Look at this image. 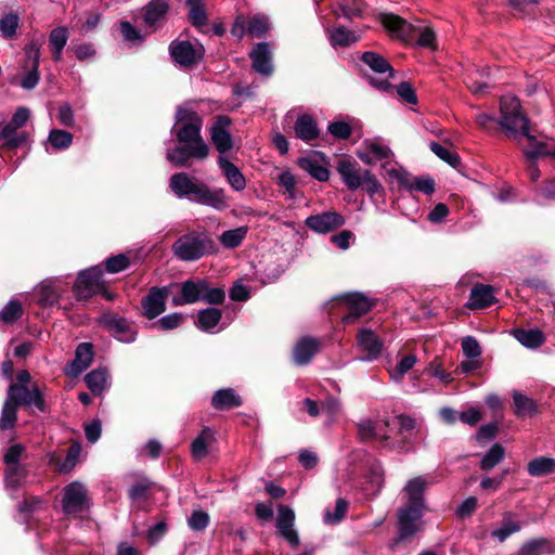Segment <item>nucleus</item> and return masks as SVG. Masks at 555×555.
<instances>
[{"label": "nucleus", "instance_id": "obj_1", "mask_svg": "<svg viewBox=\"0 0 555 555\" xmlns=\"http://www.w3.org/2000/svg\"><path fill=\"white\" fill-rule=\"evenodd\" d=\"M202 127L203 118L197 112L178 108L171 133L176 134L181 145L167 150L166 158L171 165L184 167L191 158L205 159L208 156L209 146L202 138Z\"/></svg>", "mask_w": 555, "mask_h": 555}, {"label": "nucleus", "instance_id": "obj_2", "mask_svg": "<svg viewBox=\"0 0 555 555\" xmlns=\"http://www.w3.org/2000/svg\"><path fill=\"white\" fill-rule=\"evenodd\" d=\"M501 120L500 125L515 139L518 134L526 137L529 141V146L525 150V154L530 158H538L541 156L555 157V140L545 139L538 140L529 130V120L521 113V107L518 99L513 95H504L500 101Z\"/></svg>", "mask_w": 555, "mask_h": 555}, {"label": "nucleus", "instance_id": "obj_3", "mask_svg": "<svg viewBox=\"0 0 555 555\" xmlns=\"http://www.w3.org/2000/svg\"><path fill=\"white\" fill-rule=\"evenodd\" d=\"M436 482L431 476H417L410 479L404 488V504L398 509L399 534L397 542L405 540L422 529V517L426 509L425 489Z\"/></svg>", "mask_w": 555, "mask_h": 555}, {"label": "nucleus", "instance_id": "obj_4", "mask_svg": "<svg viewBox=\"0 0 555 555\" xmlns=\"http://www.w3.org/2000/svg\"><path fill=\"white\" fill-rule=\"evenodd\" d=\"M380 22L384 27L402 41L411 42L417 37L416 43L420 47L436 49V33L433 28L422 22L416 24L409 23L405 20L393 14H382Z\"/></svg>", "mask_w": 555, "mask_h": 555}, {"label": "nucleus", "instance_id": "obj_5", "mask_svg": "<svg viewBox=\"0 0 555 555\" xmlns=\"http://www.w3.org/2000/svg\"><path fill=\"white\" fill-rule=\"evenodd\" d=\"M225 298L221 287L211 286L205 279H190L179 285V294L172 297L175 307L203 301L209 305H220Z\"/></svg>", "mask_w": 555, "mask_h": 555}, {"label": "nucleus", "instance_id": "obj_6", "mask_svg": "<svg viewBox=\"0 0 555 555\" xmlns=\"http://www.w3.org/2000/svg\"><path fill=\"white\" fill-rule=\"evenodd\" d=\"M212 250V241L206 235L190 232L180 236L172 245L173 255L182 261H194Z\"/></svg>", "mask_w": 555, "mask_h": 555}, {"label": "nucleus", "instance_id": "obj_7", "mask_svg": "<svg viewBox=\"0 0 555 555\" xmlns=\"http://www.w3.org/2000/svg\"><path fill=\"white\" fill-rule=\"evenodd\" d=\"M91 499L86 486L73 481L63 489L62 508L66 515H78L90 508Z\"/></svg>", "mask_w": 555, "mask_h": 555}, {"label": "nucleus", "instance_id": "obj_8", "mask_svg": "<svg viewBox=\"0 0 555 555\" xmlns=\"http://www.w3.org/2000/svg\"><path fill=\"white\" fill-rule=\"evenodd\" d=\"M362 61L365 63L375 74L382 77L375 78L366 76L369 82L380 91L388 92L391 89L389 78L393 76V69L390 64L380 55L374 52H364L362 54Z\"/></svg>", "mask_w": 555, "mask_h": 555}, {"label": "nucleus", "instance_id": "obj_9", "mask_svg": "<svg viewBox=\"0 0 555 555\" xmlns=\"http://www.w3.org/2000/svg\"><path fill=\"white\" fill-rule=\"evenodd\" d=\"M7 397L17 406H34L40 412H44L46 410L43 395L36 385L29 388L24 385L11 384L8 388Z\"/></svg>", "mask_w": 555, "mask_h": 555}, {"label": "nucleus", "instance_id": "obj_10", "mask_svg": "<svg viewBox=\"0 0 555 555\" xmlns=\"http://www.w3.org/2000/svg\"><path fill=\"white\" fill-rule=\"evenodd\" d=\"M25 52V75L21 81V86L23 89L31 90L34 89L40 79L39 74V61H40V43L36 40H31L24 48Z\"/></svg>", "mask_w": 555, "mask_h": 555}, {"label": "nucleus", "instance_id": "obj_11", "mask_svg": "<svg viewBox=\"0 0 555 555\" xmlns=\"http://www.w3.org/2000/svg\"><path fill=\"white\" fill-rule=\"evenodd\" d=\"M99 322L119 341L129 344L135 340L137 332L127 319L107 312L100 317Z\"/></svg>", "mask_w": 555, "mask_h": 555}, {"label": "nucleus", "instance_id": "obj_12", "mask_svg": "<svg viewBox=\"0 0 555 555\" xmlns=\"http://www.w3.org/2000/svg\"><path fill=\"white\" fill-rule=\"evenodd\" d=\"M25 451L21 443L11 446L4 453V463L8 466L5 470V483L9 488L16 489L25 478L24 470L18 462Z\"/></svg>", "mask_w": 555, "mask_h": 555}, {"label": "nucleus", "instance_id": "obj_13", "mask_svg": "<svg viewBox=\"0 0 555 555\" xmlns=\"http://www.w3.org/2000/svg\"><path fill=\"white\" fill-rule=\"evenodd\" d=\"M357 155L366 165L380 163L382 167L393 159L391 150L379 140H365Z\"/></svg>", "mask_w": 555, "mask_h": 555}, {"label": "nucleus", "instance_id": "obj_14", "mask_svg": "<svg viewBox=\"0 0 555 555\" xmlns=\"http://www.w3.org/2000/svg\"><path fill=\"white\" fill-rule=\"evenodd\" d=\"M101 288L102 270L100 267H92L80 272L74 286L78 299H88Z\"/></svg>", "mask_w": 555, "mask_h": 555}, {"label": "nucleus", "instance_id": "obj_15", "mask_svg": "<svg viewBox=\"0 0 555 555\" xmlns=\"http://www.w3.org/2000/svg\"><path fill=\"white\" fill-rule=\"evenodd\" d=\"M231 122L230 117L219 115L216 117V120L209 130L212 144L219 154L223 156H225L224 154L233 147V137L229 131Z\"/></svg>", "mask_w": 555, "mask_h": 555}, {"label": "nucleus", "instance_id": "obj_16", "mask_svg": "<svg viewBox=\"0 0 555 555\" xmlns=\"http://www.w3.org/2000/svg\"><path fill=\"white\" fill-rule=\"evenodd\" d=\"M168 287H151L149 293L142 298L141 306L143 315L153 320L166 310V298L168 296Z\"/></svg>", "mask_w": 555, "mask_h": 555}, {"label": "nucleus", "instance_id": "obj_17", "mask_svg": "<svg viewBox=\"0 0 555 555\" xmlns=\"http://www.w3.org/2000/svg\"><path fill=\"white\" fill-rule=\"evenodd\" d=\"M305 223L310 230L325 234L343 227L345 224V218L336 211H326L309 216Z\"/></svg>", "mask_w": 555, "mask_h": 555}, {"label": "nucleus", "instance_id": "obj_18", "mask_svg": "<svg viewBox=\"0 0 555 555\" xmlns=\"http://www.w3.org/2000/svg\"><path fill=\"white\" fill-rule=\"evenodd\" d=\"M169 10V4L166 0H151L143 8V23L145 27L154 33L160 28Z\"/></svg>", "mask_w": 555, "mask_h": 555}, {"label": "nucleus", "instance_id": "obj_19", "mask_svg": "<svg viewBox=\"0 0 555 555\" xmlns=\"http://www.w3.org/2000/svg\"><path fill=\"white\" fill-rule=\"evenodd\" d=\"M389 424L383 418H363L358 423V435L362 441L388 439Z\"/></svg>", "mask_w": 555, "mask_h": 555}, {"label": "nucleus", "instance_id": "obj_20", "mask_svg": "<svg viewBox=\"0 0 555 555\" xmlns=\"http://www.w3.org/2000/svg\"><path fill=\"white\" fill-rule=\"evenodd\" d=\"M170 55L180 66L189 67L202 56V47H195L190 41H172L169 47Z\"/></svg>", "mask_w": 555, "mask_h": 555}, {"label": "nucleus", "instance_id": "obj_21", "mask_svg": "<svg viewBox=\"0 0 555 555\" xmlns=\"http://www.w3.org/2000/svg\"><path fill=\"white\" fill-rule=\"evenodd\" d=\"M340 304L346 305L348 313L343 317L345 323H351L359 317L365 314L372 307L371 300L360 293L344 295L339 299Z\"/></svg>", "mask_w": 555, "mask_h": 555}, {"label": "nucleus", "instance_id": "obj_22", "mask_svg": "<svg viewBox=\"0 0 555 555\" xmlns=\"http://www.w3.org/2000/svg\"><path fill=\"white\" fill-rule=\"evenodd\" d=\"M357 345L365 356L362 360L374 361L376 360L383 349V341L375 332L370 328H361L357 335Z\"/></svg>", "mask_w": 555, "mask_h": 555}, {"label": "nucleus", "instance_id": "obj_23", "mask_svg": "<svg viewBox=\"0 0 555 555\" xmlns=\"http://www.w3.org/2000/svg\"><path fill=\"white\" fill-rule=\"evenodd\" d=\"M193 202L209 206L216 210L222 211L229 207L228 197L223 189H210L202 183L197 190V195Z\"/></svg>", "mask_w": 555, "mask_h": 555}, {"label": "nucleus", "instance_id": "obj_24", "mask_svg": "<svg viewBox=\"0 0 555 555\" xmlns=\"http://www.w3.org/2000/svg\"><path fill=\"white\" fill-rule=\"evenodd\" d=\"M93 360V347L90 343H81L77 346L75 358L66 365L65 373L76 377L86 371Z\"/></svg>", "mask_w": 555, "mask_h": 555}, {"label": "nucleus", "instance_id": "obj_25", "mask_svg": "<svg viewBox=\"0 0 555 555\" xmlns=\"http://www.w3.org/2000/svg\"><path fill=\"white\" fill-rule=\"evenodd\" d=\"M202 183L194 182L185 172H178L170 177L169 188L179 198H193L197 195V190Z\"/></svg>", "mask_w": 555, "mask_h": 555}, {"label": "nucleus", "instance_id": "obj_26", "mask_svg": "<svg viewBox=\"0 0 555 555\" xmlns=\"http://www.w3.org/2000/svg\"><path fill=\"white\" fill-rule=\"evenodd\" d=\"M390 189L408 191L412 176L401 167L395 159L383 165L382 168Z\"/></svg>", "mask_w": 555, "mask_h": 555}, {"label": "nucleus", "instance_id": "obj_27", "mask_svg": "<svg viewBox=\"0 0 555 555\" xmlns=\"http://www.w3.org/2000/svg\"><path fill=\"white\" fill-rule=\"evenodd\" d=\"M337 171L349 190L353 191L362 185L364 170L354 160L340 159L337 164Z\"/></svg>", "mask_w": 555, "mask_h": 555}, {"label": "nucleus", "instance_id": "obj_28", "mask_svg": "<svg viewBox=\"0 0 555 555\" xmlns=\"http://www.w3.org/2000/svg\"><path fill=\"white\" fill-rule=\"evenodd\" d=\"M217 163L232 190L242 192L246 188V179L238 167L223 155H219Z\"/></svg>", "mask_w": 555, "mask_h": 555}, {"label": "nucleus", "instance_id": "obj_29", "mask_svg": "<svg viewBox=\"0 0 555 555\" xmlns=\"http://www.w3.org/2000/svg\"><path fill=\"white\" fill-rule=\"evenodd\" d=\"M253 68L261 74L269 76L273 70L272 57L269 44L267 42L257 43L250 52Z\"/></svg>", "mask_w": 555, "mask_h": 555}, {"label": "nucleus", "instance_id": "obj_30", "mask_svg": "<svg viewBox=\"0 0 555 555\" xmlns=\"http://www.w3.org/2000/svg\"><path fill=\"white\" fill-rule=\"evenodd\" d=\"M215 441L216 437L214 429L205 427L191 443V454L193 459L201 461L206 457Z\"/></svg>", "mask_w": 555, "mask_h": 555}, {"label": "nucleus", "instance_id": "obj_31", "mask_svg": "<svg viewBox=\"0 0 555 555\" xmlns=\"http://www.w3.org/2000/svg\"><path fill=\"white\" fill-rule=\"evenodd\" d=\"M494 301L495 297L492 286L477 284L472 288L466 306L469 309H482L491 306Z\"/></svg>", "mask_w": 555, "mask_h": 555}, {"label": "nucleus", "instance_id": "obj_32", "mask_svg": "<svg viewBox=\"0 0 555 555\" xmlns=\"http://www.w3.org/2000/svg\"><path fill=\"white\" fill-rule=\"evenodd\" d=\"M319 350V341L311 337H304L294 347V361L298 365H305L311 361Z\"/></svg>", "mask_w": 555, "mask_h": 555}, {"label": "nucleus", "instance_id": "obj_33", "mask_svg": "<svg viewBox=\"0 0 555 555\" xmlns=\"http://www.w3.org/2000/svg\"><path fill=\"white\" fill-rule=\"evenodd\" d=\"M295 134L298 139L309 142L319 135V128L315 120L307 114L298 116L294 126Z\"/></svg>", "mask_w": 555, "mask_h": 555}, {"label": "nucleus", "instance_id": "obj_34", "mask_svg": "<svg viewBox=\"0 0 555 555\" xmlns=\"http://www.w3.org/2000/svg\"><path fill=\"white\" fill-rule=\"evenodd\" d=\"M366 480L363 485V491L366 496H375L379 493L384 485V470L379 463H373L367 472Z\"/></svg>", "mask_w": 555, "mask_h": 555}, {"label": "nucleus", "instance_id": "obj_35", "mask_svg": "<svg viewBox=\"0 0 555 555\" xmlns=\"http://www.w3.org/2000/svg\"><path fill=\"white\" fill-rule=\"evenodd\" d=\"M241 404L240 396L232 388L220 389L211 398V405L216 410H229Z\"/></svg>", "mask_w": 555, "mask_h": 555}, {"label": "nucleus", "instance_id": "obj_36", "mask_svg": "<svg viewBox=\"0 0 555 555\" xmlns=\"http://www.w3.org/2000/svg\"><path fill=\"white\" fill-rule=\"evenodd\" d=\"M85 382L94 396H101L108 388L106 369H95L85 376Z\"/></svg>", "mask_w": 555, "mask_h": 555}, {"label": "nucleus", "instance_id": "obj_37", "mask_svg": "<svg viewBox=\"0 0 555 555\" xmlns=\"http://www.w3.org/2000/svg\"><path fill=\"white\" fill-rule=\"evenodd\" d=\"M0 140L3 141L0 149L13 150L23 145L26 142L27 137L25 133H17V128L9 122L2 128L0 132Z\"/></svg>", "mask_w": 555, "mask_h": 555}, {"label": "nucleus", "instance_id": "obj_38", "mask_svg": "<svg viewBox=\"0 0 555 555\" xmlns=\"http://www.w3.org/2000/svg\"><path fill=\"white\" fill-rule=\"evenodd\" d=\"M221 320V311L217 308H206L198 312L196 326L204 331L214 333Z\"/></svg>", "mask_w": 555, "mask_h": 555}, {"label": "nucleus", "instance_id": "obj_39", "mask_svg": "<svg viewBox=\"0 0 555 555\" xmlns=\"http://www.w3.org/2000/svg\"><path fill=\"white\" fill-rule=\"evenodd\" d=\"M327 33L328 40L334 48L349 47L360 39L359 35H357L354 31L348 30L343 26L335 27L332 30H327Z\"/></svg>", "mask_w": 555, "mask_h": 555}, {"label": "nucleus", "instance_id": "obj_40", "mask_svg": "<svg viewBox=\"0 0 555 555\" xmlns=\"http://www.w3.org/2000/svg\"><path fill=\"white\" fill-rule=\"evenodd\" d=\"M38 302L42 307H51L60 298V289L55 282L46 281L37 287Z\"/></svg>", "mask_w": 555, "mask_h": 555}, {"label": "nucleus", "instance_id": "obj_41", "mask_svg": "<svg viewBox=\"0 0 555 555\" xmlns=\"http://www.w3.org/2000/svg\"><path fill=\"white\" fill-rule=\"evenodd\" d=\"M417 361L418 358L414 353L403 356L393 367L388 370L391 380L395 383H401L404 375L414 367Z\"/></svg>", "mask_w": 555, "mask_h": 555}, {"label": "nucleus", "instance_id": "obj_42", "mask_svg": "<svg viewBox=\"0 0 555 555\" xmlns=\"http://www.w3.org/2000/svg\"><path fill=\"white\" fill-rule=\"evenodd\" d=\"M349 1L350 2H338L336 8L333 10L334 14L338 17H345L347 20L362 16L365 9L363 0Z\"/></svg>", "mask_w": 555, "mask_h": 555}, {"label": "nucleus", "instance_id": "obj_43", "mask_svg": "<svg viewBox=\"0 0 555 555\" xmlns=\"http://www.w3.org/2000/svg\"><path fill=\"white\" fill-rule=\"evenodd\" d=\"M514 336L522 346L532 349L540 347L545 341L544 334L538 328L516 330Z\"/></svg>", "mask_w": 555, "mask_h": 555}, {"label": "nucleus", "instance_id": "obj_44", "mask_svg": "<svg viewBox=\"0 0 555 555\" xmlns=\"http://www.w3.org/2000/svg\"><path fill=\"white\" fill-rule=\"evenodd\" d=\"M299 166L318 181L324 182L330 178L327 168L315 158H300Z\"/></svg>", "mask_w": 555, "mask_h": 555}, {"label": "nucleus", "instance_id": "obj_45", "mask_svg": "<svg viewBox=\"0 0 555 555\" xmlns=\"http://www.w3.org/2000/svg\"><path fill=\"white\" fill-rule=\"evenodd\" d=\"M513 401L515 413L519 417L532 416L537 412L535 402L517 390L513 392Z\"/></svg>", "mask_w": 555, "mask_h": 555}, {"label": "nucleus", "instance_id": "obj_46", "mask_svg": "<svg viewBox=\"0 0 555 555\" xmlns=\"http://www.w3.org/2000/svg\"><path fill=\"white\" fill-rule=\"evenodd\" d=\"M555 472V460L550 457H535L528 463V473L533 477H541Z\"/></svg>", "mask_w": 555, "mask_h": 555}, {"label": "nucleus", "instance_id": "obj_47", "mask_svg": "<svg viewBox=\"0 0 555 555\" xmlns=\"http://www.w3.org/2000/svg\"><path fill=\"white\" fill-rule=\"evenodd\" d=\"M17 405L8 397L3 403L0 417V430L12 429L17 421Z\"/></svg>", "mask_w": 555, "mask_h": 555}, {"label": "nucleus", "instance_id": "obj_48", "mask_svg": "<svg viewBox=\"0 0 555 555\" xmlns=\"http://www.w3.org/2000/svg\"><path fill=\"white\" fill-rule=\"evenodd\" d=\"M247 227H238L236 229L224 231L220 235V243L227 248H235L242 244L247 235Z\"/></svg>", "mask_w": 555, "mask_h": 555}, {"label": "nucleus", "instance_id": "obj_49", "mask_svg": "<svg viewBox=\"0 0 555 555\" xmlns=\"http://www.w3.org/2000/svg\"><path fill=\"white\" fill-rule=\"evenodd\" d=\"M551 552L550 543L546 539H531L527 541L518 551L517 555H543Z\"/></svg>", "mask_w": 555, "mask_h": 555}, {"label": "nucleus", "instance_id": "obj_50", "mask_svg": "<svg viewBox=\"0 0 555 555\" xmlns=\"http://www.w3.org/2000/svg\"><path fill=\"white\" fill-rule=\"evenodd\" d=\"M23 314V307L16 299H11L0 311V324H13Z\"/></svg>", "mask_w": 555, "mask_h": 555}, {"label": "nucleus", "instance_id": "obj_51", "mask_svg": "<svg viewBox=\"0 0 555 555\" xmlns=\"http://www.w3.org/2000/svg\"><path fill=\"white\" fill-rule=\"evenodd\" d=\"M353 119L346 117L344 119L335 120L327 126V131L338 140H347L352 133L351 121Z\"/></svg>", "mask_w": 555, "mask_h": 555}, {"label": "nucleus", "instance_id": "obj_52", "mask_svg": "<svg viewBox=\"0 0 555 555\" xmlns=\"http://www.w3.org/2000/svg\"><path fill=\"white\" fill-rule=\"evenodd\" d=\"M504 455L505 449L499 443L493 444L488 453L481 459L480 468L482 470L492 469L504 459Z\"/></svg>", "mask_w": 555, "mask_h": 555}, {"label": "nucleus", "instance_id": "obj_53", "mask_svg": "<svg viewBox=\"0 0 555 555\" xmlns=\"http://www.w3.org/2000/svg\"><path fill=\"white\" fill-rule=\"evenodd\" d=\"M248 35L259 38L270 29V23L267 16L256 14L247 18Z\"/></svg>", "mask_w": 555, "mask_h": 555}, {"label": "nucleus", "instance_id": "obj_54", "mask_svg": "<svg viewBox=\"0 0 555 555\" xmlns=\"http://www.w3.org/2000/svg\"><path fill=\"white\" fill-rule=\"evenodd\" d=\"M190 12L189 18L195 26H203L207 22V15L202 3V0H188L186 2Z\"/></svg>", "mask_w": 555, "mask_h": 555}, {"label": "nucleus", "instance_id": "obj_55", "mask_svg": "<svg viewBox=\"0 0 555 555\" xmlns=\"http://www.w3.org/2000/svg\"><path fill=\"white\" fill-rule=\"evenodd\" d=\"M48 140L54 149L64 150L72 144L73 135L65 130L53 129L50 131Z\"/></svg>", "mask_w": 555, "mask_h": 555}, {"label": "nucleus", "instance_id": "obj_56", "mask_svg": "<svg viewBox=\"0 0 555 555\" xmlns=\"http://www.w3.org/2000/svg\"><path fill=\"white\" fill-rule=\"evenodd\" d=\"M348 502L344 499H337L334 512L326 511L324 515V522L327 525H336L340 522L347 513Z\"/></svg>", "mask_w": 555, "mask_h": 555}, {"label": "nucleus", "instance_id": "obj_57", "mask_svg": "<svg viewBox=\"0 0 555 555\" xmlns=\"http://www.w3.org/2000/svg\"><path fill=\"white\" fill-rule=\"evenodd\" d=\"M185 318L182 313L175 312L160 318L153 326L163 331H170L179 327Z\"/></svg>", "mask_w": 555, "mask_h": 555}, {"label": "nucleus", "instance_id": "obj_58", "mask_svg": "<svg viewBox=\"0 0 555 555\" xmlns=\"http://www.w3.org/2000/svg\"><path fill=\"white\" fill-rule=\"evenodd\" d=\"M520 524L517 521H512L509 519H504L502 526L498 529H494L491 532V535L498 539L500 542L505 541L511 534L518 532L520 530Z\"/></svg>", "mask_w": 555, "mask_h": 555}, {"label": "nucleus", "instance_id": "obj_59", "mask_svg": "<svg viewBox=\"0 0 555 555\" xmlns=\"http://www.w3.org/2000/svg\"><path fill=\"white\" fill-rule=\"evenodd\" d=\"M294 511L289 506L280 504L278 507V517L275 524L276 529H286V527H294Z\"/></svg>", "mask_w": 555, "mask_h": 555}, {"label": "nucleus", "instance_id": "obj_60", "mask_svg": "<svg viewBox=\"0 0 555 555\" xmlns=\"http://www.w3.org/2000/svg\"><path fill=\"white\" fill-rule=\"evenodd\" d=\"M120 33L124 39L132 46L140 44L144 40V36L129 22L120 23Z\"/></svg>", "mask_w": 555, "mask_h": 555}, {"label": "nucleus", "instance_id": "obj_61", "mask_svg": "<svg viewBox=\"0 0 555 555\" xmlns=\"http://www.w3.org/2000/svg\"><path fill=\"white\" fill-rule=\"evenodd\" d=\"M18 15L10 13L0 20V31L5 38H12L16 34Z\"/></svg>", "mask_w": 555, "mask_h": 555}, {"label": "nucleus", "instance_id": "obj_62", "mask_svg": "<svg viewBox=\"0 0 555 555\" xmlns=\"http://www.w3.org/2000/svg\"><path fill=\"white\" fill-rule=\"evenodd\" d=\"M69 38V31L66 27L60 26L51 30L49 35V44L51 48H65Z\"/></svg>", "mask_w": 555, "mask_h": 555}, {"label": "nucleus", "instance_id": "obj_63", "mask_svg": "<svg viewBox=\"0 0 555 555\" xmlns=\"http://www.w3.org/2000/svg\"><path fill=\"white\" fill-rule=\"evenodd\" d=\"M409 192L418 191L424 194H431L435 191V181L427 177V178H414L412 177L410 186L408 189Z\"/></svg>", "mask_w": 555, "mask_h": 555}, {"label": "nucleus", "instance_id": "obj_64", "mask_svg": "<svg viewBox=\"0 0 555 555\" xmlns=\"http://www.w3.org/2000/svg\"><path fill=\"white\" fill-rule=\"evenodd\" d=\"M129 259L127 256L119 254L111 257L105 261V269L109 273H118L126 270L129 267Z\"/></svg>", "mask_w": 555, "mask_h": 555}]
</instances>
